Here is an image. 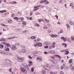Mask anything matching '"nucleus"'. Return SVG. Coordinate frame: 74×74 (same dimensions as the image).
<instances>
[{"mask_svg":"<svg viewBox=\"0 0 74 74\" xmlns=\"http://www.w3.org/2000/svg\"><path fill=\"white\" fill-rule=\"evenodd\" d=\"M60 62L61 63H63V62H64V60H60Z\"/></svg>","mask_w":74,"mask_h":74,"instance_id":"55","label":"nucleus"},{"mask_svg":"<svg viewBox=\"0 0 74 74\" xmlns=\"http://www.w3.org/2000/svg\"><path fill=\"white\" fill-rule=\"evenodd\" d=\"M23 66L25 68H27V67H28V65L26 64H25H25H23Z\"/></svg>","mask_w":74,"mask_h":74,"instance_id":"45","label":"nucleus"},{"mask_svg":"<svg viewBox=\"0 0 74 74\" xmlns=\"http://www.w3.org/2000/svg\"><path fill=\"white\" fill-rule=\"evenodd\" d=\"M44 19L47 22V23H49V20L47 19V18H44Z\"/></svg>","mask_w":74,"mask_h":74,"instance_id":"42","label":"nucleus"},{"mask_svg":"<svg viewBox=\"0 0 74 74\" xmlns=\"http://www.w3.org/2000/svg\"><path fill=\"white\" fill-rule=\"evenodd\" d=\"M0 48L1 49H3V48H4V46L2 45H0Z\"/></svg>","mask_w":74,"mask_h":74,"instance_id":"40","label":"nucleus"},{"mask_svg":"<svg viewBox=\"0 0 74 74\" xmlns=\"http://www.w3.org/2000/svg\"><path fill=\"white\" fill-rule=\"evenodd\" d=\"M17 59L18 60H25V58L23 57H18Z\"/></svg>","mask_w":74,"mask_h":74,"instance_id":"14","label":"nucleus"},{"mask_svg":"<svg viewBox=\"0 0 74 74\" xmlns=\"http://www.w3.org/2000/svg\"><path fill=\"white\" fill-rule=\"evenodd\" d=\"M51 58L52 59H55V56H53L51 57Z\"/></svg>","mask_w":74,"mask_h":74,"instance_id":"62","label":"nucleus"},{"mask_svg":"<svg viewBox=\"0 0 74 74\" xmlns=\"http://www.w3.org/2000/svg\"><path fill=\"white\" fill-rule=\"evenodd\" d=\"M70 6L72 7L71 8H72V9H74V4H73V3H70Z\"/></svg>","mask_w":74,"mask_h":74,"instance_id":"11","label":"nucleus"},{"mask_svg":"<svg viewBox=\"0 0 74 74\" xmlns=\"http://www.w3.org/2000/svg\"><path fill=\"white\" fill-rule=\"evenodd\" d=\"M24 19L23 17H20L18 18L17 19V22H22Z\"/></svg>","mask_w":74,"mask_h":74,"instance_id":"7","label":"nucleus"},{"mask_svg":"<svg viewBox=\"0 0 74 74\" xmlns=\"http://www.w3.org/2000/svg\"><path fill=\"white\" fill-rule=\"evenodd\" d=\"M46 45H48L49 46L50 45H51V43L49 42H46Z\"/></svg>","mask_w":74,"mask_h":74,"instance_id":"21","label":"nucleus"},{"mask_svg":"<svg viewBox=\"0 0 74 74\" xmlns=\"http://www.w3.org/2000/svg\"><path fill=\"white\" fill-rule=\"evenodd\" d=\"M23 49H22L21 52H23V53H25L26 52V50H25V47L24 46H23Z\"/></svg>","mask_w":74,"mask_h":74,"instance_id":"9","label":"nucleus"},{"mask_svg":"<svg viewBox=\"0 0 74 74\" xmlns=\"http://www.w3.org/2000/svg\"><path fill=\"white\" fill-rule=\"evenodd\" d=\"M71 39L72 41H74V36H71Z\"/></svg>","mask_w":74,"mask_h":74,"instance_id":"32","label":"nucleus"},{"mask_svg":"<svg viewBox=\"0 0 74 74\" xmlns=\"http://www.w3.org/2000/svg\"><path fill=\"white\" fill-rule=\"evenodd\" d=\"M28 57L30 59H33V58L31 57V56L30 55L28 56Z\"/></svg>","mask_w":74,"mask_h":74,"instance_id":"51","label":"nucleus"},{"mask_svg":"<svg viewBox=\"0 0 74 74\" xmlns=\"http://www.w3.org/2000/svg\"><path fill=\"white\" fill-rule=\"evenodd\" d=\"M34 67H31V71H32V72H33V71H34Z\"/></svg>","mask_w":74,"mask_h":74,"instance_id":"47","label":"nucleus"},{"mask_svg":"<svg viewBox=\"0 0 74 74\" xmlns=\"http://www.w3.org/2000/svg\"><path fill=\"white\" fill-rule=\"evenodd\" d=\"M8 23H12V20H11V19H8Z\"/></svg>","mask_w":74,"mask_h":74,"instance_id":"26","label":"nucleus"},{"mask_svg":"<svg viewBox=\"0 0 74 74\" xmlns=\"http://www.w3.org/2000/svg\"><path fill=\"white\" fill-rule=\"evenodd\" d=\"M61 69L62 70H63V69H64V67H63V66H61Z\"/></svg>","mask_w":74,"mask_h":74,"instance_id":"60","label":"nucleus"},{"mask_svg":"<svg viewBox=\"0 0 74 74\" xmlns=\"http://www.w3.org/2000/svg\"><path fill=\"white\" fill-rule=\"evenodd\" d=\"M43 29H46L47 30L48 29V27L46 25H45L43 27Z\"/></svg>","mask_w":74,"mask_h":74,"instance_id":"34","label":"nucleus"},{"mask_svg":"<svg viewBox=\"0 0 74 74\" xmlns=\"http://www.w3.org/2000/svg\"><path fill=\"white\" fill-rule=\"evenodd\" d=\"M56 37H59V36H58V35H54V37L56 38Z\"/></svg>","mask_w":74,"mask_h":74,"instance_id":"64","label":"nucleus"},{"mask_svg":"<svg viewBox=\"0 0 74 74\" xmlns=\"http://www.w3.org/2000/svg\"><path fill=\"white\" fill-rule=\"evenodd\" d=\"M53 63V64H57V63H58V61L56 60H53L52 61Z\"/></svg>","mask_w":74,"mask_h":74,"instance_id":"8","label":"nucleus"},{"mask_svg":"<svg viewBox=\"0 0 74 74\" xmlns=\"http://www.w3.org/2000/svg\"><path fill=\"white\" fill-rule=\"evenodd\" d=\"M16 38V37L14 36V37H12L11 38H8V39L9 40H11V39H12L13 38Z\"/></svg>","mask_w":74,"mask_h":74,"instance_id":"41","label":"nucleus"},{"mask_svg":"<svg viewBox=\"0 0 74 74\" xmlns=\"http://www.w3.org/2000/svg\"><path fill=\"white\" fill-rule=\"evenodd\" d=\"M12 48L14 50H16V49H17V48L16 47V46H15L14 45H12Z\"/></svg>","mask_w":74,"mask_h":74,"instance_id":"13","label":"nucleus"},{"mask_svg":"<svg viewBox=\"0 0 74 74\" xmlns=\"http://www.w3.org/2000/svg\"><path fill=\"white\" fill-rule=\"evenodd\" d=\"M56 44V43L55 42H53L52 43V45H50L49 46V48L50 49H51L52 48H54L55 47V45Z\"/></svg>","mask_w":74,"mask_h":74,"instance_id":"2","label":"nucleus"},{"mask_svg":"<svg viewBox=\"0 0 74 74\" xmlns=\"http://www.w3.org/2000/svg\"><path fill=\"white\" fill-rule=\"evenodd\" d=\"M46 1V0L42 1H40V3H45V2Z\"/></svg>","mask_w":74,"mask_h":74,"instance_id":"43","label":"nucleus"},{"mask_svg":"<svg viewBox=\"0 0 74 74\" xmlns=\"http://www.w3.org/2000/svg\"><path fill=\"white\" fill-rule=\"evenodd\" d=\"M73 62V59H70L68 61V63L69 64H70V63H71Z\"/></svg>","mask_w":74,"mask_h":74,"instance_id":"24","label":"nucleus"},{"mask_svg":"<svg viewBox=\"0 0 74 74\" xmlns=\"http://www.w3.org/2000/svg\"><path fill=\"white\" fill-rule=\"evenodd\" d=\"M30 15H33V12L31 11L30 13Z\"/></svg>","mask_w":74,"mask_h":74,"instance_id":"58","label":"nucleus"},{"mask_svg":"<svg viewBox=\"0 0 74 74\" xmlns=\"http://www.w3.org/2000/svg\"><path fill=\"white\" fill-rule=\"evenodd\" d=\"M35 26H37V27H40V25L37 24V23H35Z\"/></svg>","mask_w":74,"mask_h":74,"instance_id":"33","label":"nucleus"},{"mask_svg":"<svg viewBox=\"0 0 74 74\" xmlns=\"http://www.w3.org/2000/svg\"><path fill=\"white\" fill-rule=\"evenodd\" d=\"M56 55L57 57V58H59V59H62V57H61L60 56L58 55Z\"/></svg>","mask_w":74,"mask_h":74,"instance_id":"36","label":"nucleus"},{"mask_svg":"<svg viewBox=\"0 0 74 74\" xmlns=\"http://www.w3.org/2000/svg\"><path fill=\"white\" fill-rule=\"evenodd\" d=\"M1 53L3 54H5V52L4 51H1Z\"/></svg>","mask_w":74,"mask_h":74,"instance_id":"48","label":"nucleus"},{"mask_svg":"<svg viewBox=\"0 0 74 74\" xmlns=\"http://www.w3.org/2000/svg\"><path fill=\"white\" fill-rule=\"evenodd\" d=\"M66 26L67 27V29L70 30V25L67 24H66Z\"/></svg>","mask_w":74,"mask_h":74,"instance_id":"10","label":"nucleus"},{"mask_svg":"<svg viewBox=\"0 0 74 74\" xmlns=\"http://www.w3.org/2000/svg\"><path fill=\"white\" fill-rule=\"evenodd\" d=\"M8 53L7 54V55H9V56H12V55H13V54L11 52H8Z\"/></svg>","mask_w":74,"mask_h":74,"instance_id":"29","label":"nucleus"},{"mask_svg":"<svg viewBox=\"0 0 74 74\" xmlns=\"http://www.w3.org/2000/svg\"><path fill=\"white\" fill-rule=\"evenodd\" d=\"M14 19H15L16 20H17V21H18V18L17 17H14Z\"/></svg>","mask_w":74,"mask_h":74,"instance_id":"56","label":"nucleus"},{"mask_svg":"<svg viewBox=\"0 0 74 74\" xmlns=\"http://www.w3.org/2000/svg\"><path fill=\"white\" fill-rule=\"evenodd\" d=\"M21 71L23 73H24L25 74H27V71L25 68L23 67H22L21 68Z\"/></svg>","mask_w":74,"mask_h":74,"instance_id":"3","label":"nucleus"},{"mask_svg":"<svg viewBox=\"0 0 74 74\" xmlns=\"http://www.w3.org/2000/svg\"><path fill=\"white\" fill-rule=\"evenodd\" d=\"M50 36L51 37H53H53H55V35H53V34H51L50 35Z\"/></svg>","mask_w":74,"mask_h":74,"instance_id":"49","label":"nucleus"},{"mask_svg":"<svg viewBox=\"0 0 74 74\" xmlns=\"http://www.w3.org/2000/svg\"><path fill=\"white\" fill-rule=\"evenodd\" d=\"M44 48L45 49H47L48 48V45H46L44 47Z\"/></svg>","mask_w":74,"mask_h":74,"instance_id":"53","label":"nucleus"},{"mask_svg":"<svg viewBox=\"0 0 74 74\" xmlns=\"http://www.w3.org/2000/svg\"><path fill=\"white\" fill-rule=\"evenodd\" d=\"M29 64H33V62L32 61H29Z\"/></svg>","mask_w":74,"mask_h":74,"instance_id":"57","label":"nucleus"},{"mask_svg":"<svg viewBox=\"0 0 74 74\" xmlns=\"http://www.w3.org/2000/svg\"><path fill=\"white\" fill-rule=\"evenodd\" d=\"M61 40H63L64 41H67V40H66V38H65L63 36H62L61 37Z\"/></svg>","mask_w":74,"mask_h":74,"instance_id":"12","label":"nucleus"},{"mask_svg":"<svg viewBox=\"0 0 74 74\" xmlns=\"http://www.w3.org/2000/svg\"><path fill=\"white\" fill-rule=\"evenodd\" d=\"M34 46L35 47H36L37 46V43L36 44H34Z\"/></svg>","mask_w":74,"mask_h":74,"instance_id":"61","label":"nucleus"},{"mask_svg":"<svg viewBox=\"0 0 74 74\" xmlns=\"http://www.w3.org/2000/svg\"><path fill=\"white\" fill-rule=\"evenodd\" d=\"M5 50V51H7V52H10V49L8 48H7Z\"/></svg>","mask_w":74,"mask_h":74,"instance_id":"38","label":"nucleus"},{"mask_svg":"<svg viewBox=\"0 0 74 74\" xmlns=\"http://www.w3.org/2000/svg\"><path fill=\"white\" fill-rule=\"evenodd\" d=\"M59 33H63V30H61L59 32Z\"/></svg>","mask_w":74,"mask_h":74,"instance_id":"63","label":"nucleus"},{"mask_svg":"<svg viewBox=\"0 0 74 74\" xmlns=\"http://www.w3.org/2000/svg\"><path fill=\"white\" fill-rule=\"evenodd\" d=\"M45 2H46V3H45V4H48L49 3V2L48 1H47L46 0Z\"/></svg>","mask_w":74,"mask_h":74,"instance_id":"46","label":"nucleus"},{"mask_svg":"<svg viewBox=\"0 0 74 74\" xmlns=\"http://www.w3.org/2000/svg\"><path fill=\"white\" fill-rule=\"evenodd\" d=\"M66 41H68L69 42H70V41L71 38H66Z\"/></svg>","mask_w":74,"mask_h":74,"instance_id":"39","label":"nucleus"},{"mask_svg":"<svg viewBox=\"0 0 74 74\" xmlns=\"http://www.w3.org/2000/svg\"><path fill=\"white\" fill-rule=\"evenodd\" d=\"M66 51H68V49H66L65 50H61L60 52H61V53L64 52H66Z\"/></svg>","mask_w":74,"mask_h":74,"instance_id":"27","label":"nucleus"},{"mask_svg":"<svg viewBox=\"0 0 74 74\" xmlns=\"http://www.w3.org/2000/svg\"><path fill=\"white\" fill-rule=\"evenodd\" d=\"M51 32V29H49L47 30V32L48 33H50Z\"/></svg>","mask_w":74,"mask_h":74,"instance_id":"50","label":"nucleus"},{"mask_svg":"<svg viewBox=\"0 0 74 74\" xmlns=\"http://www.w3.org/2000/svg\"><path fill=\"white\" fill-rule=\"evenodd\" d=\"M22 23L24 25H26V22H25V21H23Z\"/></svg>","mask_w":74,"mask_h":74,"instance_id":"52","label":"nucleus"},{"mask_svg":"<svg viewBox=\"0 0 74 74\" xmlns=\"http://www.w3.org/2000/svg\"><path fill=\"white\" fill-rule=\"evenodd\" d=\"M37 60H39V61H40V62H41V61H42V58H41L40 57H38L37 58H36Z\"/></svg>","mask_w":74,"mask_h":74,"instance_id":"16","label":"nucleus"},{"mask_svg":"<svg viewBox=\"0 0 74 74\" xmlns=\"http://www.w3.org/2000/svg\"><path fill=\"white\" fill-rule=\"evenodd\" d=\"M1 25L3 26H4V27H8V25H5L3 23H1Z\"/></svg>","mask_w":74,"mask_h":74,"instance_id":"30","label":"nucleus"},{"mask_svg":"<svg viewBox=\"0 0 74 74\" xmlns=\"http://www.w3.org/2000/svg\"><path fill=\"white\" fill-rule=\"evenodd\" d=\"M28 67H29L30 68H31L32 67H33V65L32 64H28Z\"/></svg>","mask_w":74,"mask_h":74,"instance_id":"37","label":"nucleus"},{"mask_svg":"<svg viewBox=\"0 0 74 74\" xmlns=\"http://www.w3.org/2000/svg\"><path fill=\"white\" fill-rule=\"evenodd\" d=\"M31 39V40H34L36 39V37L34 36H31L30 37Z\"/></svg>","mask_w":74,"mask_h":74,"instance_id":"23","label":"nucleus"},{"mask_svg":"<svg viewBox=\"0 0 74 74\" xmlns=\"http://www.w3.org/2000/svg\"><path fill=\"white\" fill-rule=\"evenodd\" d=\"M9 3H10L11 4H16L17 3V2L16 1H13L12 2H10L9 3H8V4H9Z\"/></svg>","mask_w":74,"mask_h":74,"instance_id":"18","label":"nucleus"},{"mask_svg":"<svg viewBox=\"0 0 74 74\" xmlns=\"http://www.w3.org/2000/svg\"><path fill=\"white\" fill-rule=\"evenodd\" d=\"M65 52H66L64 53V55H68V54H69V51H68V50L66 51Z\"/></svg>","mask_w":74,"mask_h":74,"instance_id":"31","label":"nucleus"},{"mask_svg":"<svg viewBox=\"0 0 74 74\" xmlns=\"http://www.w3.org/2000/svg\"><path fill=\"white\" fill-rule=\"evenodd\" d=\"M69 67L67 66H65L64 67V69L65 70H68L69 69Z\"/></svg>","mask_w":74,"mask_h":74,"instance_id":"35","label":"nucleus"},{"mask_svg":"<svg viewBox=\"0 0 74 74\" xmlns=\"http://www.w3.org/2000/svg\"><path fill=\"white\" fill-rule=\"evenodd\" d=\"M4 44L6 45V46H8V47H10L11 46L9 43H8L6 42H3V43Z\"/></svg>","mask_w":74,"mask_h":74,"instance_id":"17","label":"nucleus"},{"mask_svg":"<svg viewBox=\"0 0 74 74\" xmlns=\"http://www.w3.org/2000/svg\"><path fill=\"white\" fill-rule=\"evenodd\" d=\"M69 23L71 25H74V23L72 21L69 22Z\"/></svg>","mask_w":74,"mask_h":74,"instance_id":"44","label":"nucleus"},{"mask_svg":"<svg viewBox=\"0 0 74 74\" xmlns=\"http://www.w3.org/2000/svg\"><path fill=\"white\" fill-rule=\"evenodd\" d=\"M60 74H64V72L63 71H61L60 72Z\"/></svg>","mask_w":74,"mask_h":74,"instance_id":"54","label":"nucleus"},{"mask_svg":"<svg viewBox=\"0 0 74 74\" xmlns=\"http://www.w3.org/2000/svg\"><path fill=\"white\" fill-rule=\"evenodd\" d=\"M70 67L71 69V70H74V66H72V65H71L70 66Z\"/></svg>","mask_w":74,"mask_h":74,"instance_id":"25","label":"nucleus"},{"mask_svg":"<svg viewBox=\"0 0 74 74\" xmlns=\"http://www.w3.org/2000/svg\"><path fill=\"white\" fill-rule=\"evenodd\" d=\"M5 12V11L4 10L0 11V12H1V13H3V12Z\"/></svg>","mask_w":74,"mask_h":74,"instance_id":"59","label":"nucleus"},{"mask_svg":"<svg viewBox=\"0 0 74 74\" xmlns=\"http://www.w3.org/2000/svg\"><path fill=\"white\" fill-rule=\"evenodd\" d=\"M40 6H41V5H39L37 6L34 7V9L33 10V11H37V10H38L39 9V7Z\"/></svg>","mask_w":74,"mask_h":74,"instance_id":"5","label":"nucleus"},{"mask_svg":"<svg viewBox=\"0 0 74 74\" xmlns=\"http://www.w3.org/2000/svg\"><path fill=\"white\" fill-rule=\"evenodd\" d=\"M37 45L38 47H42V44L40 42L37 43Z\"/></svg>","mask_w":74,"mask_h":74,"instance_id":"15","label":"nucleus"},{"mask_svg":"<svg viewBox=\"0 0 74 74\" xmlns=\"http://www.w3.org/2000/svg\"><path fill=\"white\" fill-rule=\"evenodd\" d=\"M62 45H63V46L64 47V48H66L67 47V45L65 43H62Z\"/></svg>","mask_w":74,"mask_h":74,"instance_id":"28","label":"nucleus"},{"mask_svg":"<svg viewBox=\"0 0 74 74\" xmlns=\"http://www.w3.org/2000/svg\"><path fill=\"white\" fill-rule=\"evenodd\" d=\"M43 67L45 70H48V71H51L52 69V67L49 66V64H45L44 66Z\"/></svg>","mask_w":74,"mask_h":74,"instance_id":"1","label":"nucleus"},{"mask_svg":"<svg viewBox=\"0 0 74 74\" xmlns=\"http://www.w3.org/2000/svg\"><path fill=\"white\" fill-rule=\"evenodd\" d=\"M40 51H35L33 53V55L36 56H38L40 55Z\"/></svg>","mask_w":74,"mask_h":74,"instance_id":"4","label":"nucleus"},{"mask_svg":"<svg viewBox=\"0 0 74 74\" xmlns=\"http://www.w3.org/2000/svg\"><path fill=\"white\" fill-rule=\"evenodd\" d=\"M48 53L50 54H55V52L54 50H49L48 51Z\"/></svg>","mask_w":74,"mask_h":74,"instance_id":"6","label":"nucleus"},{"mask_svg":"<svg viewBox=\"0 0 74 74\" xmlns=\"http://www.w3.org/2000/svg\"><path fill=\"white\" fill-rule=\"evenodd\" d=\"M41 73L42 74H46V71L44 70H43L41 72Z\"/></svg>","mask_w":74,"mask_h":74,"instance_id":"19","label":"nucleus"},{"mask_svg":"<svg viewBox=\"0 0 74 74\" xmlns=\"http://www.w3.org/2000/svg\"><path fill=\"white\" fill-rule=\"evenodd\" d=\"M50 74H57L58 72L56 71V72H55V73H54L52 71H50Z\"/></svg>","mask_w":74,"mask_h":74,"instance_id":"20","label":"nucleus"},{"mask_svg":"<svg viewBox=\"0 0 74 74\" xmlns=\"http://www.w3.org/2000/svg\"><path fill=\"white\" fill-rule=\"evenodd\" d=\"M0 41H5V42H6V40L4 39V38H1V39H0Z\"/></svg>","mask_w":74,"mask_h":74,"instance_id":"22","label":"nucleus"}]
</instances>
